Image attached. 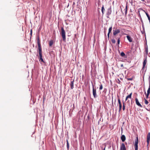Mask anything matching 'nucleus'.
<instances>
[{"label": "nucleus", "mask_w": 150, "mask_h": 150, "mask_svg": "<svg viewBox=\"0 0 150 150\" xmlns=\"http://www.w3.org/2000/svg\"><path fill=\"white\" fill-rule=\"evenodd\" d=\"M60 34L61 35L62 40L63 41H65L66 40V33L63 27H61V32Z\"/></svg>", "instance_id": "f257e3e1"}, {"label": "nucleus", "mask_w": 150, "mask_h": 150, "mask_svg": "<svg viewBox=\"0 0 150 150\" xmlns=\"http://www.w3.org/2000/svg\"><path fill=\"white\" fill-rule=\"evenodd\" d=\"M38 53L39 56V61H41L44 63H45V61H44L42 58V48L38 49Z\"/></svg>", "instance_id": "f03ea898"}, {"label": "nucleus", "mask_w": 150, "mask_h": 150, "mask_svg": "<svg viewBox=\"0 0 150 150\" xmlns=\"http://www.w3.org/2000/svg\"><path fill=\"white\" fill-rule=\"evenodd\" d=\"M112 9L111 6H110L106 10V16L108 18H109V16L111 14Z\"/></svg>", "instance_id": "7ed1b4c3"}, {"label": "nucleus", "mask_w": 150, "mask_h": 150, "mask_svg": "<svg viewBox=\"0 0 150 150\" xmlns=\"http://www.w3.org/2000/svg\"><path fill=\"white\" fill-rule=\"evenodd\" d=\"M93 88V94L94 98H97L98 96L96 93V88H94V86L93 85L92 82H91Z\"/></svg>", "instance_id": "20e7f679"}, {"label": "nucleus", "mask_w": 150, "mask_h": 150, "mask_svg": "<svg viewBox=\"0 0 150 150\" xmlns=\"http://www.w3.org/2000/svg\"><path fill=\"white\" fill-rule=\"evenodd\" d=\"M139 142L138 138L137 137L136 138L135 140V143L134 145L135 146V150H138V144Z\"/></svg>", "instance_id": "39448f33"}, {"label": "nucleus", "mask_w": 150, "mask_h": 150, "mask_svg": "<svg viewBox=\"0 0 150 150\" xmlns=\"http://www.w3.org/2000/svg\"><path fill=\"white\" fill-rule=\"evenodd\" d=\"M144 61L143 62V67L142 68V69L143 70L147 62V55H145V56H144Z\"/></svg>", "instance_id": "423d86ee"}, {"label": "nucleus", "mask_w": 150, "mask_h": 150, "mask_svg": "<svg viewBox=\"0 0 150 150\" xmlns=\"http://www.w3.org/2000/svg\"><path fill=\"white\" fill-rule=\"evenodd\" d=\"M146 95V98H147L148 97L149 95L150 94V81H149V88L147 91V93L146 94V91L144 93Z\"/></svg>", "instance_id": "0eeeda50"}, {"label": "nucleus", "mask_w": 150, "mask_h": 150, "mask_svg": "<svg viewBox=\"0 0 150 150\" xmlns=\"http://www.w3.org/2000/svg\"><path fill=\"white\" fill-rule=\"evenodd\" d=\"M37 43L38 46V49L41 48V45L40 44V39L39 35H38L37 37Z\"/></svg>", "instance_id": "6e6552de"}, {"label": "nucleus", "mask_w": 150, "mask_h": 150, "mask_svg": "<svg viewBox=\"0 0 150 150\" xmlns=\"http://www.w3.org/2000/svg\"><path fill=\"white\" fill-rule=\"evenodd\" d=\"M120 32V30L119 29H116L115 30H113V34L114 36L116 35Z\"/></svg>", "instance_id": "1a4fd4ad"}, {"label": "nucleus", "mask_w": 150, "mask_h": 150, "mask_svg": "<svg viewBox=\"0 0 150 150\" xmlns=\"http://www.w3.org/2000/svg\"><path fill=\"white\" fill-rule=\"evenodd\" d=\"M145 55H147L148 54V45H147L146 42V43L145 45Z\"/></svg>", "instance_id": "9d476101"}, {"label": "nucleus", "mask_w": 150, "mask_h": 150, "mask_svg": "<svg viewBox=\"0 0 150 150\" xmlns=\"http://www.w3.org/2000/svg\"><path fill=\"white\" fill-rule=\"evenodd\" d=\"M120 150H127L125 145L124 143H122L121 144Z\"/></svg>", "instance_id": "9b49d317"}, {"label": "nucleus", "mask_w": 150, "mask_h": 150, "mask_svg": "<svg viewBox=\"0 0 150 150\" xmlns=\"http://www.w3.org/2000/svg\"><path fill=\"white\" fill-rule=\"evenodd\" d=\"M150 140V132H149L148 133L147 136V140L146 142L147 144V145L149 144V141Z\"/></svg>", "instance_id": "f8f14e48"}, {"label": "nucleus", "mask_w": 150, "mask_h": 150, "mask_svg": "<svg viewBox=\"0 0 150 150\" xmlns=\"http://www.w3.org/2000/svg\"><path fill=\"white\" fill-rule=\"evenodd\" d=\"M120 55L121 57L124 58H127V55H126L123 52H121Z\"/></svg>", "instance_id": "ddd939ff"}, {"label": "nucleus", "mask_w": 150, "mask_h": 150, "mask_svg": "<svg viewBox=\"0 0 150 150\" xmlns=\"http://www.w3.org/2000/svg\"><path fill=\"white\" fill-rule=\"evenodd\" d=\"M135 100L136 104L137 105H138L140 107H142V105L140 104L137 98H135Z\"/></svg>", "instance_id": "4468645a"}, {"label": "nucleus", "mask_w": 150, "mask_h": 150, "mask_svg": "<svg viewBox=\"0 0 150 150\" xmlns=\"http://www.w3.org/2000/svg\"><path fill=\"white\" fill-rule=\"evenodd\" d=\"M74 79L71 81V82L70 84V85L71 86V89H73V88H74Z\"/></svg>", "instance_id": "2eb2a0df"}, {"label": "nucleus", "mask_w": 150, "mask_h": 150, "mask_svg": "<svg viewBox=\"0 0 150 150\" xmlns=\"http://www.w3.org/2000/svg\"><path fill=\"white\" fill-rule=\"evenodd\" d=\"M112 30V26H111L110 27L108 30V39H109V38L110 34Z\"/></svg>", "instance_id": "dca6fc26"}, {"label": "nucleus", "mask_w": 150, "mask_h": 150, "mask_svg": "<svg viewBox=\"0 0 150 150\" xmlns=\"http://www.w3.org/2000/svg\"><path fill=\"white\" fill-rule=\"evenodd\" d=\"M121 139L122 142H124L126 140V137L124 135H122L121 137Z\"/></svg>", "instance_id": "f3484780"}, {"label": "nucleus", "mask_w": 150, "mask_h": 150, "mask_svg": "<svg viewBox=\"0 0 150 150\" xmlns=\"http://www.w3.org/2000/svg\"><path fill=\"white\" fill-rule=\"evenodd\" d=\"M127 6H128V2H127L126 3V6L125 8L124 9L125 13V15L126 16L127 14Z\"/></svg>", "instance_id": "a211bd4d"}, {"label": "nucleus", "mask_w": 150, "mask_h": 150, "mask_svg": "<svg viewBox=\"0 0 150 150\" xmlns=\"http://www.w3.org/2000/svg\"><path fill=\"white\" fill-rule=\"evenodd\" d=\"M126 37L129 42H132V39L131 38V37H130L129 35H127L126 36Z\"/></svg>", "instance_id": "6ab92c4d"}, {"label": "nucleus", "mask_w": 150, "mask_h": 150, "mask_svg": "<svg viewBox=\"0 0 150 150\" xmlns=\"http://www.w3.org/2000/svg\"><path fill=\"white\" fill-rule=\"evenodd\" d=\"M142 10L145 12L148 18V20H149V22L150 21V17L149 15V14H148V13L147 12H146L144 10H143L142 9Z\"/></svg>", "instance_id": "aec40b11"}, {"label": "nucleus", "mask_w": 150, "mask_h": 150, "mask_svg": "<svg viewBox=\"0 0 150 150\" xmlns=\"http://www.w3.org/2000/svg\"><path fill=\"white\" fill-rule=\"evenodd\" d=\"M101 11L102 12V15H103L104 13V12L105 11V9L104 8V6L103 5L101 8Z\"/></svg>", "instance_id": "412c9836"}, {"label": "nucleus", "mask_w": 150, "mask_h": 150, "mask_svg": "<svg viewBox=\"0 0 150 150\" xmlns=\"http://www.w3.org/2000/svg\"><path fill=\"white\" fill-rule=\"evenodd\" d=\"M120 37H117L116 38V39L117 40V44L118 46H119V45L120 44Z\"/></svg>", "instance_id": "4be33fe9"}, {"label": "nucleus", "mask_w": 150, "mask_h": 150, "mask_svg": "<svg viewBox=\"0 0 150 150\" xmlns=\"http://www.w3.org/2000/svg\"><path fill=\"white\" fill-rule=\"evenodd\" d=\"M53 44V40H51L49 43V45L50 47Z\"/></svg>", "instance_id": "5701e85b"}, {"label": "nucleus", "mask_w": 150, "mask_h": 150, "mask_svg": "<svg viewBox=\"0 0 150 150\" xmlns=\"http://www.w3.org/2000/svg\"><path fill=\"white\" fill-rule=\"evenodd\" d=\"M132 93H131L129 95L127 96V98H132Z\"/></svg>", "instance_id": "b1692460"}, {"label": "nucleus", "mask_w": 150, "mask_h": 150, "mask_svg": "<svg viewBox=\"0 0 150 150\" xmlns=\"http://www.w3.org/2000/svg\"><path fill=\"white\" fill-rule=\"evenodd\" d=\"M67 150H69V143L68 142V139H67Z\"/></svg>", "instance_id": "393cba45"}, {"label": "nucleus", "mask_w": 150, "mask_h": 150, "mask_svg": "<svg viewBox=\"0 0 150 150\" xmlns=\"http://www.w3.org/2000/svg\"><path fill=\"white\" fill-rule=\"evenodd\" d=\"M141 31L142 33V34H144V33L145 35V30H144V29L143 28V30H141Z\"/></svg>", "instance_id": "a878e982"}, {"label": "nucleus", "mask_w": 150, "mask_h": 150, "mask_svg": "<svg viewBox=\"0 0 150 150\" xmlns=\"http://www.w3.org/2000/svg\"><path fill=\"white\" fill-rule=\"evenodd\" d=\"M118 103L119 104V106L122 105L121 101L119 98L118 99Z\"/></svg>", "instance_id": "bb28decb"}, {"label": "nucleus", "mask_w": 150, "mask_h": 150, "mask_svg": "<svg viewBox=\"0 0 150 150\" xmlns=\"http://www.w3.org/2000/svg\"><path fill=\"white\" fill-rule=\"evenodd\" d=\"M144 100L145 101V104L146 105L148 104V103H149L148 101L145 98H144Z\"/></svg>", "instance_id": "cd10ccee"}, {"label": "nucleus", "mask_w": 150, "mask_h": 150, "mask_svg": "<svg viewBox=\"0 0 150 150\" xmlns=\"http://www.w3.org/2000/svg\"><path fill=\"white\" fill-rule=\"evenodd\" d=\"M103 87L102 85L101 84L100 85V87H99V90H101L103 89Z\"/></svg>", "instance_id": "c85d7f7f"}, {"label": "nucleus", "mask_w": 150, "mask_h": 150, "mask_svg": "<svg viewBox=\"0 0 150 150\" xmlns=\"http://www.w3.org/2000/svg\"><path fill=\"white\" fill-rule=\"evenodd\" d=\"M111 41L113 44H115L116 42L115 40L114 39H112Z\"/></svg>", "instance_id": "c756f323"}, {"label": "nucleus", "mask_w": 150, "mask_h": 150, "mask_svg": "<svg viewBox=\"0 0 150 150\" xmlns=\"http://www.w3.org/2000/svg\"><path fill=\"white\" fill-rule=\"evenodd\" d=\"M122 109L123 110H124L125 109V104H124V102H123Z\"/></svg>", "instance_id": "7c9ffc66"}, {"label": "nucleus", "mask_w": 150, "mask_h": 150, "mask_svg": "<svg viewBox=\"0 0 150 150\" xmlns=\"http://www.w3.org/2000/svg\"><path fill=\"white\" fill-rule=\"evenodd\" d=\"M122 105H119V112H120L122 109Z\"/></svg>", "instance_id": "2f4dec72"}, {"label": "nucleus", "mask_w": 150, "mask_h": 150, "mask_svg": "<svg viewBox=\"0 0 150 150\" xmlns=\"http://www.w3.org/2000/svg\"><path fill=\"white\" fill-rule=\"evenodd\" d=\"M116 82L119 83V84H120V81L119 80V79H118L116 81Z\"/></svg>", "instance_id": "473e14b6"}, {"label": "nucleus", "mask_w": 150, "mask_h": 150, "mask_svg": "<svg viewBox=\"0 0 150 150\" xmlns=\"http://www.w3.org/2000/svg\"><path fill=\"white\" fill-rule=\"evenodd\" d=\"M80 1H79V0H78L77 1V6H78L80 4Z\"/></svg>", "instance_id": "72a5a7b5"}, {"label": "nucleus", "mask_w": 150, "mask_h": 150, "mask_svg": "<svg viewBox=\"0 0 150 150\" xmlns=\"http://www.w3.org/2000/svg\"><path fill=\"white\" fill-rule=\"evenodd\" d=\"M127 79L128 81H132L133 80V78H127Z\"/></svg>", "instance_id": "f704fd0d"}, {"label": "nucleus", "mask_w": 150, "mask_h": 150, "mask_svg": "<svg viewBox=\"0 0 150 150\" xmlns=\"http://www.w3.org/2000/svg\"><path fill=\"white\" fill-rule=\"evenodd\" d=\"M142 27L143 29H144V25L143 22H142Z\"/></svg>", "instance_id": "c9c22d12"}, {"label": "nucleus", "mask_w": 150, "mask_h": 150, "mask_svg": "<svg viewBox=\"0 0 150 150\" xmlns=\"http://www.w3.org/2000/svg\"><path fill=\"white\" fill-rule=\"evenodd\" d=\"M107 91V89L106 88H104V90H103V92L105 93H106Z\"/></svg>", "instance_id": "e433bc0d"}, {"label": "nucleus", "mask_w": 150, "mask_h": 150, "mask_svg": "<svg viewBox=\"0 0 150 150\" xmlns=\"http://www.w3.org/2000/svg\"><path fill=\"white\" fill-rule=\"evenodd\" d=\"M32 29H31L30 31V34L31 35V36L32 35Z\"/></svg>", "instance_id": "4c0bfd02"}, {"label": "nucleus", "mask_w": 150, "mask_h": 150, "mask_svg": "<svg viewBox=\"0 0 150 150\" xmlns=\"http://www.w3.org/2000/svg\"><path fill=\"white\" fill-rule=\"evenodd\" d=\"M121 13H122V14L123 15H124V13L123 12V11H122V9L121 8Z\"/></svg>", "instance_id": "58836bf2"}, {"label": "nucleus", "mask_w": 150, "mask_h": 150, "mask_svg": "<svg viewBox=\"0 0 150 150\" xmlns=\"http://www.w3.org/2000/svg\"><path fill=\"white\" fill-rule=\"evenodd\" d=\"M104 33L105 34V37H106V31L105 30H104Z\"/></svg>", "instance_id": "ea45409f"}, {"label": "nucleus", "mask_w": 150, "mask_h": 150, "mask_svg": "<svg viewBox=\"0 0 150 150\" xmlns=\"http://www.w3.org/2000/svg\"><path fill=\"white\" fill-rule=\"evenodd\" d=\"M129 2H130V3L131 4H132L133 1L132 0H130V1L129 0Z\"/></svg>", "instance_id": "a19ab883"}, {"label": "nucleus", "mask_w": 150, "mask_h": 150, "mask_svg": "<svg viewBox=\"0 0 150 150\" xmlns=\"http://www.w3.org/2000/svg\"><path fill=\"white\" fill-rule=\"evenodd\" d=\"M120 67H123V64H122L120 65Z\"/></svg>", "instance_id": "79ce46f5"}, {"label": "nucleus", "mask_w": 150, "mask_h": 150, "mask_svg": "<svg viewBox=\"0 0 150 150\" xmlns=\"http://www.w3.org/2000/svg\"><path fill=\"white\" fill-rule=\"evenodd\" d=\"M75 4V3L74 2L73 4V6Z\"/></svg>", "instance_id": "37998d69"}, {"label": "nucleus", "mask_w": 150, "mask_h": 150, "mask_svg": "<svg viewBox=\"0 0 150 150\" xmlns=\"http://www.w3.org/2000/svg\"><path fill=\"white\" fill-rule=\"evenodd\" d=\"M128 99V98H127V97H126V99H125V100L126 101Z\"/></svg>", "instance_id": "c03bdc74"}, {"label": "nucleus", "mask_w": 150, "mask_h": 150, "mask_svg": "<svg viewBox=\"0 0 150 150\" xmlns=\"http://www.w3.org/2000/svg\"><path fill=\"white\" fill-rule=\"evenodd\" d=\"M146 109L147 110H148V111H150V110H148V109H147L146 108Z\"/></svg>", "instance_id": "a18cd8bd"}, {"label": "nucleus", "mask_w": 150, "mask_h": 150, "mask_svg": "<svg viewBox=\"0 0 150 150\" xmlns=\"http://www.w3.org/2000/svg\"><path fill=\"white\" fill-rule=\"evenodd\" d=\"M141 22H142H142H143V21H142V20H141Z\"/></svg>", "instance_id": "49530a36"}, {"label": "nucleus", "mask_w": 150, "mask_h": 150, "mask_svg": "<svg viewBox=\"0 0 150 150\" xmlns=\"http://www.w3.org/2000/svg\"><path fill=\"white\" fill-rule=\"evenodd\" d=\"M130 52H127V53H130Z\"/></svg>", "instance_id": "de8ad7c7"}, {"label": "nucleus", "mask_w": 150, "mask_h": 150, "mask_svg": "<svg viewBox=\"0 0 150 150\" xmlns=\"http://www.w3.org/2000/svg\"><path fill=\"white\" fill-rule=\"evenodd\" d=\"M142 1H144V0H141Z\"/></svg>", "instance_id": "09e8293b"}, {"label": "nucleus", "mask_w": 150, "mask_h": 150, "mask_svg": "<svg viewBox=\"0 0 150 150\" xmlns=\"http://www.w3.org/2000/svg\"><path fill=\"white\" fill-rule=\"evenodd\" d=\"M103 150H105V147L104 149Z\"/></svg>", "instance_id": "8fccbe9b"}, {"label": "nucleus", "mask_w": 150, "mask_h": 150, "mask_svg": "<svg viewBox=\"0 0 150 150\" xmlns=\"http://www.w3.org/2000/svg\"><path fill=\"white\" fill-rule=\"evenodd\" d=\"M104 30H106L105 28H104Z\"/></svg>", "instance_id": "3c124183"}, {"label": "nucleus", "mask_w": 150, "mask_h": 150, "mask_svg": "<svg viewBox=\"0 0 150 150\" xmlns=\"http://www.w3.org/2000/svg\"><path fill=\"white\" fill-rule=\"evenodd\" d=\"M149 79H150V76H149Z\"/></svg>", "instance_id": "603ef678"}, {"label": "nucleus", "mask_w": 150, "mask_h": 150, "mask_svg": "<svg viewBox=\"0 0 150 150\" xmlns=\"http://www.w3.org/2000/svg\"><path fill=\"white\" fill-rule=\"evenodd\" d=\"M117 12H116V14H117Z\"/></svg>", "instance_id": "864d4df0"}, {"label": "nucleus", "mask_w": 150, "mask_h": 150, "mask_svg": "<svg viewBox=\"0 0 150 150\" xmlns=\"http://www.w3.org/2000/svg\"><path fill=\"white\" fill-rule=\"evenodd\" d=\"M79 1H80V0H79Z\"/></svg>", "instance_id": "5fc2aeb1"}]
</instances>
